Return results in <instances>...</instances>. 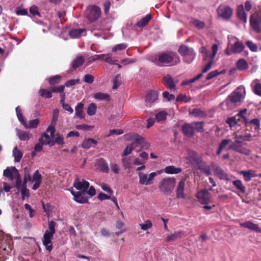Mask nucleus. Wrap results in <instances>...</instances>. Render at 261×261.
Instances as JSON below:
<instances>
[{"mask_svg": "<svg viewBox=\"0 0 261 261\" xmlns=\"http://www.w3.org/2000/svg\"><path fill=\"white\" fill-rule=\"evenodd\" d=\"M96 105L94 103H91L87 109V113L88 115L92 116L94 115L96 111Z\"/></svg>", "mask_w": 261, "mask_h": 261, "instance_id": "a19ab883", "label": "nucleus"}, {"mask_svg": "<svg viewBox=\"0 0 261 261\" xmlns=\"http://www.w3.org/2000/svg\"><path fill=\"white\" fill-rule=\"evenodd\" d=\"M167 117V113L164 111H161L157 113L155 115V118L158 121L165 120Z\"/></svg>", "mask_w": 261, "mask_h": 261, "instance_id": "5fc2aeb1", "label": "nucleus"}, {"mask_svg": "<svg viewBox=\"0 0 261 261\" xmlns=\"http://www.w3.org/2000/svg\"><path fill=\"white\" fill-rule=\"evenodd\" d=\"M250 25L255 32H261V12H256L252 14L249 19Z\"/></svg>", "mask_w": 261, "mask_h": 261, "instance_id": "0eeeda50", "label": "nucleus"}, {"mask_svg": "<svg viewBox=\"0 0 261 261\" xmlns=\"http://www.w3.org/2000/svg\"><path fill=\"white\" fill-rule=\"evenodd\" d=\"M241 174L243 175L246 181H249L251 178L254 176L253 173L250 171H243L241 172Z\"/></svg>", "mask_w": 261, "mask_h": 261, "instance_id": "6e6d98bb", "label": "nucleus"}, {"mask_svg": "<svg viewBox=\"0 0 261 261\" xmlns=\"http://www.w3.org/2000/svg\"><path fill=\"white\" fill-rule=\"evenodd\" d=\"M112 83L113 89H117L121 84L120 75L118 74L116 77H115L112 80Z\"/></svg>", "mask_w": 261, "mask_h": 261, "instance_id": "37998d69", "label": "nucleus"}, {"mask_svg": "<svg viewBox=\"0 0 261 261\" xmlns=\"http://www.w3.org/2000/svg\"><path fill=\"white\" fill-rule=\"evenodd\" d=\"M70 192L76 202L80 203H86L88 202L89 197L87 196V191L83 190V191L75 192L72 190Z\"/></svg>", "mask_w": 261, "mask_h": 261, "instance_id": "1a4fd4ad", "label": "nucleus"}, {"mask_svg": "<svg viewBox=\"0 0 261 261\" xmlns=\"http://www.w3.org/2000/svg\"><path fill=\"white\" fill-rule=\"evenodd\" d=\"M176 180L174 177H166L162 179L159 184V188L165 195H169L173 191Z\"/></svg>", "mask_w": 261, "mask_h": 261, "instance_id": "7ed1b4c3", "label": "nucleus"}, {"mask_svg": "<svg viewBox=\"0 0 261 261\" xmlns=\"http://www.w3.org/2000/svg\"><path fill=\"white\" fill-rule=\"evenodd\" d=\"M228 144V139H224L220 143L218 150L217 152L218 155L220 154L223 148Z\"/></svg>", "mask_w": 261, "mask_h": 261, "instance_id": "13d9d810", "label": "nucleus"}, {"mask_svg": "<svg viewBox=\"0 0 261 261\" xmlns=\"http://www.w3.org/2000/svg\"><path fill=\"white\" fill-rule=\"evenodd\" d=\"M203 129V122H197L192 123H186L182 126V130H201Z\"/></svg>", "mask_w": 261, "mask_h": 261, "instance_id": "ddd939ff", "label": "nucleus"}, {"mask_svg": "<svg viewBox=\"0 0 261 261\" xmlns=\"http://www.w3.org/2000/svg\"><path fill=\"white\" fill-rule=\"evenodd\" d=\"M123 137L124 140L126 141L133 140V142L132 143V145H136V144L141 145L143 149L147 150L150 147V144L145 141V138L137 133L129 132Z\"/></svg>", "mask_w": 261, "mask_h": 261, "instance_id": "f03ea898", "label": "nucleus"}, {"mask_svg": "<svg viewBox=\"0 0 261 261\" xmlns=\"http://www.w3.org/2000/svg\"><path fill=\"white\" fill-rule=\"evenodd\" d=\"M179 53L183 57L187 63H191L195 59L196 54L194 49L185 45H181L178 49Z\"/></svg>", "mask_w": 261, "mask_h": 261, "instance_id": "39448f33", "label": "nucleus"}, {"mask_svg": "<svg viewBox=\"0 0 261 261\" xmlns=\"http://www.w3.org/2000/svg\"><path fill=\"white\" fill-rule=\"evenodd\" d=\"M241 132H237L233 134L235 136V138H236V142L238 143L239 146L241 145V144L243 141H250L252 138V136L250 134H248L245 135H243L240 134Z\"/></svg>", "mask_w": 261, "mask_h": 261, "instance_id": "a211bd4d", "label": "nucleus"}, {"mask_svg": "<svg viewBox=\"0 0 261 261\" xmlns=\"http://www.w3.org/2000/svg\"><path fill=\"white\" fill-rule=\"evenodd\" d=\"M122 163L125 169L130 168L132 165L130 158H122Z\"/></svg>", "mask_w": 261, "mask_h": 261, "instance_id": "49530a36", "label": "nucleus"}, {"mask_svg": "<svg viewBox=\"0 0 261 261\" xmlns=\"http://www.w3.org/2000/svg\"><path fill=\"white\" fill-rule=\"evenodd\" d=\"M138 176L139 178V183L141 185H149V182H148V175L146 174L143 172H139Z\"/></svg>", "mask_w": 261, "mask_h": 261, "instance_id": "c9c22d12", "label": "nucleus"}, {"mask_svg": "<svg viewBox=\"0 0 261 261\" xmlns=\"http://www.w3.org/2000/svg\"><path fill=\"white\" fill-rule=\"evenodd\" d=\"M59 113V111L58 109H56L54 110L53 113L52 123L56 124L58 118Z\"/></svg>", "mask_w": 261, "mask_h": 261, "instance_id": "774afa93", "label": "nucleus"}, {"mask_svg": "<svg viewBox=\"0 0 261 261\" xmlns=\"http://www.w3.org/2000/svg\"><path fill=\"white\" fill-rule=\"evenodd\" d=\"M97 168L104 173H108L109 171V167L108 163L103 158L100 159L97 164Z\"/></svg>", "mask_w": 261, "mask_h": 261, "instance_id": "a878e982", "label": "nucleus"}, {"mask_svg": "<svg viewBox=\"0 0 261 261\" xmlns=\"http://www.w3.org/2000/svg\"><path fill=\"white\" fill-rule=\"evenodd\" d=\"M197 198L203 204H207L211 201L210 193L207 190H202L197 193Z\"/></svg>", "mask_w": 261, "mask_h": 261, "instance_id": "f8f14e48", "label": "nucleus"}, {"mask_svg": "<svg viewBox=\"0 0 261 261\" xmlns=\"http://www.w3.org/2000/svg\"><path fill=\"white\" fill-rule=\"evenodd\" d=\"M164 171L167 174H178L182 171V169L180 167H175L174 166H168L164 168Z\"/></svg>", "mask_w": 261, "mask_h": 261, "instance_id": "bb28decb", "label": "nucleus"}, {"mask_svg": "<svg viewBox=\"0 0 261 261\" xmlns=\"http://www.w3.org/2000/svg\"><path fill=\"white\" fill-rule=\"evenodd\" d=\"M94 98L99 100H110V96L107 93L97 92L94 94Z\"/></svg>", "mask_w": 261, "mask_h": 261, "instance_id": "58836bf2", "label": "nucleus"}, {"mask_svg": "<svg viewBox=\"0 0 261 261\" xmlns=\"http://www.w3.org/2000/svg\"><path fill=\"white\" fill-rule=\"evenodd\" d=\"M244 45L242 42L237 41L232 45L231 50L234 53H240L243 51Z\"/></svg>", "mask_w": 261, "mask_h": 261, "instance_id": "7c9ffc66", "label": "nucleus"}, {"mask_svg": "<svg viewBox=\"0 0 261 261\" xmlns=\"http://www.w3.org/2000/svg\"><path fill=\"white\" fill-rule=\"evenodd\" d=\"M80 83V79H72L67 81L65 83V86L67 87H70L74 85H77Z\"/></svg>", "mask_w": 261, "mask_h": 261, "instance_id": "4d7b16f0", "label": "nucleus"}, {"mask_svg": "<svg viewBox=\"0 0 261 261\" xmlns=\"http://www.w3.org/2000/svg\"><path fill=\"white\" fill-rule=\"evenodd\" d=\"M246 44L247 46L251 51L253 52H256L257 51L258 47L257 45L254 43L252 41H247Z\"/></svg>", "mask_w": 261, "mask_h": 261, "instance_id": "8fccbe9b", "label": "nucleus"}, {"mask_svg": "<svg viewBox=\"0 0 261 261\" xmlns=\"http://www.w3.org/2000/svg\"><path fill=\"white\" fill-rule=\"evenodd\" d=\"M158 98V94L155 91H151L147 95L146 100L150 103L155 102Z\"/></svg>", "mask_w": 261, "mask_h": 261, "instance_id": "473e14b6", "label": "nucleus"}, {"mask_svg": "<svg viewBox=\"0 0 261 261\" xmlns=\"http://www.w3.org/2000/svg\"><path fill=\"white\" fill-rule=\"evenodd\" d=\"M218 15L225 20L228 19V6L227 5H221L217 9Z\"/></svg>", "mask_w": 261, "mask_h": 261, "instance_id": "f3484780", "label": "nucleus"}, {"mask_svg": "<svg viewBox=\"0 0 261 261\" xmlns=\"http://www.w3.org/2000/svg\"><path fill=\"white\" fill-rule=\"evenodd\" d=\"M185 187V179H182L178 182L176 189L177 198L185 199L186 198V195L184 194Z\"/></svg>", "mask_w": 261, "mask_h": 261, "instance_id": "dca6fc26", "label": "nucleus"}, {"mask_svg": "<svg viewBox=\"0 0 261 261\" xmlns=\"http://www.w3.org/2000/svg\"><path fill=\"white\" fill-rule=\"evenodd\" d=\"M56 225V223L51 220L48 222V229L46 231H48V232L49 233H51L54 234L55 233V226Z\"/></svg>", "mask_w": 261, "mask_h": 261, "instance_id": "09e8293b", "label": "nucleus"}, {"mask_svg": "<svg viewBox=\"0 0 261 261\" xmlns=\"http://www.w3.org/2000/svg\"><path fill=\"white\" fill-rule=\"evenodd\" d=\"M97 144V142L93 139H88L85 140L82 143V147L88 149L91 147H95Z\"/></svg>", "mask_w": 261, "mask_h": 261, "instance_id": "393cba45", "label": "nucleus"}, {"mask_svg": "<svg viewBox=\"0 0 261 261\" xmlns=\"http://www.w3.org/2000/svg\"><path fill=\"white\" fill-rule=\"evenodd\" d=\"M214 173L220 179L228 180L227 173L220 167H216L214 169Z\"/></svg>", "mask_w": 261, "mask_h": 261, "instance_id": "c85d7f7f", "label": "nucleus"}, {"mask_svg": "<svg viewBox=\"0 0 261 261\" xmlns=\"http://www.w3.org/2000/svg\"><path fill=\"white\" fill-rule=\"evenodd\" d=\"M101 10L96 6H90L87 7L85 12V17L91 22L96 21L100 17Z\"/></svg>", "mask_w": 261, "mask_h": 261, "instance_id": "6e6552de", "label": "nucleus"}, {"mask_svg": "<svg viewBox=\"0 0 261 261\" xmlns=\"http://www.w3.org/2000/svg\"><path fill=\"white\" fill-rule=\"evenodd\" d=\"M245 124L248 127L253 128L255 130L259 129L260 122L258 119L254 118L251 120H245Z\"/></svg>", "mask_w": 261, "mask_h": 261, "instance_id": "4be33fe9", "label": "nucleus"}, {"mask_svg": "<svg viewBox=\"0 0 261 261\" xmlns=\"http://www.w3.org/2000/svg\"><path fill=\"white\" fill-rule=\"evenodd\" d=\"M19 174L18 170L15 167H7L3 171V175L10 180H13Z\"/></svg>", "mask_w": 261, "mask_h": 261, "instance_id": "4468645a", "label": "nucleus"}, {"mask_svg": "<svg viewBox=\"0 0 261 261\" xmlns=\"http://www.w3.org/2000/svg\"><path fill=\"white\" fill-rule=\"evenodd\" d=\"M84 103L79 102L75 108V116L80 119L84 118V113H83Z\"/></svg>", "mask_w": 261, "mask_h": 261, "instance_id": "cd10ccee", "label": "nucleus"}, {"mask_svg": "<svg viewBox=\"0 0 261 261\" xmlns=\"http://www.w3.org/2000/svg\"><path fill=\"white\" fill-rule=\"evenodd\" d=\"M65 86L64 85H61L58 87H53L51 89V91L52 92H56V93H61V95H62L63 96H65V94L64 93V90Z\"/></svg>", "mask_w": 261, "mask_h": 261, "instance_id": "3c124183", "label": "nucleus"}, {"mask_svg": "<svg viewBox=\"0 0 261 261\" xmlns=\"http://www.w3.org/2000/svg\"><path fill=\"white\" fill-rule=\"evenodd\" d=\"M94 76L91 74H86L83 79V81L87 83L88 84H91L94 81Z\"/></svg>", "mask_w": 261, "mask_h": 261, "instance_id": "0e129e2a", "label": "nucleus"}, {"mask_svg": "<svg viewBox=\"0 0 261 261\" xmlns=\"http://www.w3.org/2000/svg\"><path fill=\"white\" fill-rule=\"evenodd\" d=\"M84 60V58L81 56L78 57L76 58H75L72 62V68L74 69H76L79 67L81 66L83 64Z\"/></svg>", "mask_w": 261, "mask_h": 261, "instance_id": "e433bc0d", "label": "nucleus"}, {"mask_svg": "<svg viewBox=\"0 0 261 261\" xmlns=\"http://www.w3.org/2000/svg\"><path fill=\"white\" fill-rule=\"evenodd\" d=\"M86 30L85 29H74L69 32V35L72 38H77L81 36L86 35Z\"/></svg>", "mask_w": 261, "mask_h": 261, "instance_id": "aec40b11", "label": "nucleus"}, {"mask_svg": "<svg viewBox=\"0 0 261 261\" xmlns=\"http://www.w3.org/2000/svg\"><path fill=\"white\" fill-rule=\"evenodd\" d=\"M127 45L125 43L118 44L116 45L112 48V51L115 52L117 50H121L125 49L127 47Z\"/></svg>", "mask_w": 261, "mask_h": 261, "instance_id": "bf43d9fd", "label": "nucleus"}, {"mask_svg": "<svg viewBox=\"0 0 261 261\" xmlns=\"http://www.w3.org/2000/svg\"><path fill=\"white\" fill-rule=\"evenodd\" d=\"M152 223L150 220H147L145 223L140 224V226L141 228L143 230H147L152 227Z\"/></svg>", "mask_w": 261, "mask_h": 261, "instance_id": "052dcab7", "label": "nucleus"}, {"mask_svg": "<svg viewBox=\"0 0 261 261\" xmlns=\"http://www.w3.org/2000/svg\"><path fill=\"white\" fill-rule=\"evenodd\" d=\"M184 235V232L182 231H179L176 232H175L173 234L165 238L166 242H171L174 241L175 240L181 238Z\"/></svg>", "mask_w": 261, "mask_h": 261, "instance_id": "c756f323", "label": "nucleus"}, {"mask_svg": "<svg viewBox=\"0 0 261 261\" xmlns=\"http://www.w3.org/2000/svg\"><path fill=\"white\" fill-rule=\"evenodd\" d=\"M246 95L245 88L243 86L238 87L233 91L231 95H229V100L232 103H240L245 98Z\"/></svg>", "mask_w": 261, "mask_h": 261, "instance_id": "423d86ee", "label": "nucleus"}, {"mask_svg": "<svg viewBox=\"0 0 261 261\" xmlns=\"http://www.w3.org/2000/svg\"><path fill=\"white\" fill-rule=\"evenodd\" d=\"M236 65L238 69L242 71L246 70L248 67L247 62L243 59H239L237 61Z\"/></svg>", "mask_w": 261, "mask_h": 261, "instance_id": "72a5a7b5", "label": "nucleus"}, {"mask_svg": "<svg viewBox=\"0 0 261 261\" xmlns=\"http://www.w3.org/2000/svg\"><path fill=\"white\" fill-rule=\"evenodd\" d=\"M15 111L18 119L26 129H33L37 128L40 122L39 119L30 120L29 121L27 122L24 120L22 113H21V110L19 106L16 108Z\"/></svg>", "mask_w": 261, "mask_h": 261, "instance_id": "20e7f679", "label": "nucleus"}, {"mask_svg": "<svg viewBox=\"0 0 261 261\" xmlns=\"http://www.w3.org/2000/svg\"><path fill=\"white\" fill-rule=\"evenodd\" d=\"M191 22L193 24L194 27H195L198 29H202L205 27L204 22L199 20L194 19L192 20Z\"/></svg>", "mask_w": 261, "mask_h": 261, "instance_id": "79ce46f5", "label": "nucleus"}, {"mask_svg": "<svg viewBox=\"0 0 261 261\" xmlns=\"http://www.w3.org/2000/svg\"><path fill=\"white\" fill-rule=\"evenodd\" d=\"M32 181H41V175L39 173L38 170H37L34 173L32 177Z\"/></svg>", "mask_w": 261, "mask_h": 261, "instance_id": "680f3d73", "label": "nucleus"}, {"mask_svg": "<svg viewBox=\"0 0 261 261\" xmlns=\"http://www.w3.org/2000/svg\"><path fill=\"white\" fill-rule=\"evenodd\" d=\"M233 184L237 189L241 192L242 193H245V187L243 186L242 181L240 180H236L233 181Z\"/></svg>", "mask_w": 261, "mask_h": 261, "instance_id": "ea45409f", "label": "nucleus"}, {"mask_svg": "<svg viewBox=\"0 0 261 261\" xmlns=\"http://www.w3.org/2000/svg\"><path fill=\"white\" fill-rule=\"evenodd\" d=\"M163 82L164 84L170 90L175 89V85L173 79L170 75L163 77Z\"/></svg>", "mask_w": 261, "mask_h": 261, "instance_id": "b1692460", "label": "nucleus"}, {"mask_svg": "<svg viewBox=\"0 0 261 261\" xmlns=\"http://www.w3.org/2000/svg\"><path fill=\"white\" fill-rule=\"evenodd\" d=\"M218 45L217 44H213L212 47V53L210 56V58H211V60L203 67V68L202 70L201 73L203 74V73L206 72L207 71H208L211 68L213 64L215 56L218 52Z\"/></svg>", "mask_w": 261, "mask_h": 261, "instance_id": "9d476101", "label": "nucleus"}, {"mask_svg": "<svg viewBox=\"0 0 261 261\" xmlns=\"http://www.w3.org/2000/svg\"><path fill=\"white\" fill-rule=\"evenodd\" d=\"M190 114L195 117H202L205 116L204 112L201 111L198 109H195L190 112Z\"/></svg>", "mask_w": 261, "mask_h": 261, "instance_id": "a18cd8bd", "label": "nucleus"}, {"mask_svg": "<svg viewBox=\"0 0 261 261\" xmlns=\"http://www.w3.org/2000/svg\"><path fill=\"white\" fill-rule=\"evenodd\" d=\"M240 225L242 227L248 228L251 230H254L256 232H259L261 231V230L258 225L253 223L251 221H246L244 223H242L240 224Z\"/></svg>", "mask_w": 261, "mask_h": 261, "instance_id": "412c9836", "label": "nucleus"}, {"mask_svg": "<svg viewBox=\"0 0 261 261\" xmlns=\"http://www.w3.org/2000/svg\"><path fill=\"white\" fill-rule=\"evenodd\" d=\"M136 145H132V144H130V145L126 146V147L123 151L122 156H125L127 155L130 154L132 153L133 150L134 149V147Z\"/></svg>", "mask_w": 261, "mask_h": 261, "instance_id": "864d4df0", "label": "nucleus"}, {"mask_svg": "<svg viewBox=\"0 0 261 261\" xmlns=\"http://www.w3.org/2000/svg\"><path fill=\"white\" fill-rule=\"evenodd\" d=\"M89 185L90 184L88 181L85 180L80 181L79 179H75L73 184L74 187L77 190H80V191H83V190L87 191L89 187Z\"/></svg>", "mask_w": 261, "mask_h": 261, "instance_id": "2eb2a0df", "label": "nucleus"}, {"mask_svg": "<svg viewBox=\"0 0 261 261\" xmlns=\"http://www.w3.org/2000/svg\"><path fill=\"white\" fill-rule=\"evenodd\" d=\"M39 141L41 144L49 145L50 146H53L55 145L54 140H52V138L50 137L49 135L45 132H44L40 138Z\"/></svg>", "mask_w": 261, "mask_h": 261, "instance_id": "6ab92c4d", "label": "nucleus"}, {"mask_svg": "<svg viewBox=\"0 0 261 261\" xmlns=\"http://www.w3.org/2000/svg\"><path fill=\"white\" fill-rule=\"evenodd\" d=\"M151 18V16L150 14L147 15L146 16L142 18L137 23V25L139 28H142L148 24L149 21Z\"/></svg>", "mask_w": 261, "mask_h": 261, "instance_id": "f704fd0d", "label": "nucleus"}, {"mask_svg": "<svg viewBox=\"0 0 261 261\" xmlns=\"http://www.w3.org/2000/svg\"><path fill=\"white\" fill-rule=\"evenodd\" d=\"M152 61L159 66H172L179 63L180 58L176 53L167 51L159 54Z\"/></svg>", "mask_w": 261, "mask_h": 261, "instance_id": "f257e3e1", "label": "nucleus"}, {"mask_svg": "<svg viewBox=\"0 0 261 261\" xmlns=\"http://www.w3.org/2000/svg\"><path fill=\"white\" fill-rule=\"evenodd\" d=\"M16 13L18 15H26L28 14V11L21 7H18L16 10Z\"/></svg>", "mask_w": 261, "mask_h": 261, "instance_id": "338daca9", "label": "nucleus"}, {"mask_svg": "<svg viewBox=\"0 0 261 261\" xmlns=\"http://www.w3.org/2000/svg\"><path fill=\"white\" fill-rule=\"evenodd\" d=\"M39 94L41 96L45 98H49L52 97L51 92L45 89H41L39 91Z\"/></svg>", "mask_w": 261, "mask_h": 261, "instance_id": "c03bdc74", "label": "nucleus"}, {"mask_svg": "<svg viewBox=\"0 0 261 261\" xmlns=\"http://www.w3.org/2000/svg\"><path fill=\"white\" fill-rule=\"evenodd\" d=\"M21 194V198L22 200H24L25 198L29 197L30 196V191L27 188V187H21V189L20 190Z\"/></svg>", "mask_w": 261, "mask_h": 261, "instance_id": "de8ad7c7", "label": "nucleus"}, {"mask_svg": "<svg viewBox=\"0 0 261 261\" xmlns=\"http://www.w3.org/2000/svg\"><path fill=\"white\" fill-rule=\"evenodd\" d=\"M53 237V234L48 233V231H45L42 240L43 245L45 246L46 249L49 252L53 249L51 239Z\"/></svg>", "mask_w": 261, "mask_h": 261, "instance_id": "9b49d317", "label": "nucleus"}, {"mask_svg": "<svg viewBox=\"0 0 261 261\" xmlns=\"http://www.w3.org/2000/svg\"><path fill=\"white\" fill-rule=\"evenodd\" d=\"M257 81L258 82V80H256L254 81V82ZM253 92L254 93L258 95L261 96V84L259 82H257L255 84L254 88H253Z\"/></svg>", "mask_w": 261, "mask_h": 261, "instance_id": "603ef678", "label": "nucleus"}, {"mask_svg": "<svg viewBox=\"0 0 261 261\" xmlns=\"http://www.w3.org/2000/svg\"><path fill=\"white\" fill-rule=\"evenodd\" d=\"M14 160L16 162H19L22 157V153L15 147L13 150Z\"/></svg>", "mask_w": 261, "mask_h": 261, "instance_id": "4c0bfd02", "label": "nucleus"}, {"mask_svg": "<svg viewBox=\"0 0 261 261\" xmlns=\"http://www.w3.org/2000/svg\"><path fill=\"white\" fill-rule=\"evenodd\" d=\"M60 79L61 76L60 75H56L50 77L48 79V82L50 85H54L58 83Z\"/></svg>", "mask_w": 261, "mask_h": 261, "instance_id": "69168bd1", "label": "nucleus"}, {"mask_svg": "<svg viewBox=\"0 0 261 261\" xmlns=\"http://www.w3.org/2000/svg\"><path fill=\"white\" fill-rule=\"evenodd\" d=\"M16 179V185H15V187L18 190H20L21 188V186H22V180L20 178V174H18V176H16L15 177V179Z\"/></svg>", "mask_w": 261, "mask_h": 261, "instance_id": "e2e57ef3", "label": "nucleus"}, {"mask_svg": "<svg viewBox=\"0 0 261 261\" xmlns=\"http://www.w3.org/2000/svg\"><path fill=\"white\" fill-rule=\"evenodd\" d=\"M17 136L21 141H28L32 137L30 132H17Z\"/></svg>", "mask_w": 261, "mask_h": 261, "instance_id": "2f4dec72", "label": "nucleus"}, {"mask_svg": "<svg viewBox=\"0 0 261 261\" xmlns=\"http://www.w3.org/2000/svg\"><path fill=\"white\" fill-rule=\"evenodd\" d=\"M237 14L238 17L242 20L244 23H246L247 21V14L244 12V7L242 5L238 6Z\"/></svg>", "mask_w": 261, "mask_h": 261, "instance_id": "5701e85b", "label": "nucleus"}]
</instances>
